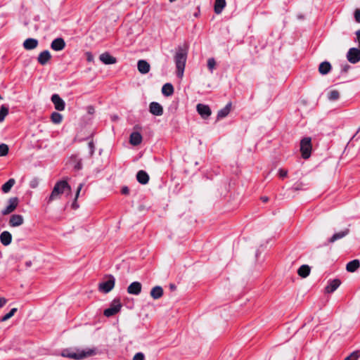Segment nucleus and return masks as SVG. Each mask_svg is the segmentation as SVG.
I'll return each mask as SVG.
<instances>
[{"label":"nucleus","mask_w":360,"mask_h":360,"mask_svg":"<svg viewBox=\"0 0 360 360\" xmlns=\"http://www.w3.org/2000/svg\"><path fill=\"white\" fill-rule=\"evenodd\" d=\"M68 191L70 192L71 187L66 181H59L56 183L51 191V193L47 198V202L51 203L52 201L60 198L61 195Z\"/></svg>","instance_id":"obj_1"},{"label":"nucleus","mask_w":360,"mask_h":360,"mask_svg":"<svg viewBox=\"0 0 360 360\" xmlns=\"http://www.w3.org/2000/svg\"><path fill=\"white\" fill-rule=\"evenodd\" d=\"M94 353L93 349L81 350L79 349H66L62 352L61 356L76 360H81L94 354Z\"/></svg>","instance_id":"obj_2"},{"label":"nucleus","mask_w":360,"mask_h":360,"mask_svg":"<svg viewBox=\"0 0 360 360\" xmlns=\"http://www.w3.org/2000/svg\"><path fill=\"white\" fill-rule=\"evenodd\" d=\"M186 58V51L183 48L179 47L174 56V60L176 67V74L177 76L180 78H181L184 75Z\"/></svg>","instance_id":"obj_3"},{"label":"nucleus","mask_w":360,"mask_h":360,"mask_svg":"<svg viewBox=\"0 0 360 360\" xmlns=\"http://www.w3.org/2000/svg\"><path fill=\"white\" fill-rule=\"evenodd\" d=\"M105 278V281L99 283L98 290L100 292L108 293L114 288L115 278L112 275H108Z\"/></svg>","instance_id":"obj_4"},{"label":"nucleus","mask_w":360,"mask_h":360,"mask_svg":"<svg viewBox=\"0 0 360 360\" xmlns=\"http://www.w3.org/2000/svg\"><path fill=\"white\" fill-rule=\"evenodd\" d=\"M311 139L310 137H304L300 141V151L304 159H308L311 152Z\"/></svg>","instance_id":"obj_5"},{"label":"nucleus","mask_w":360,"mask_h":360,"mask_svg":"<svg viewBox=\"0 0 360 360\" xmlns=\"http://www.w3.org/2000/svg\"><path fill=\"white\" fill-rule=\"evenodd\" d=\"M122 307V304L119 300H114L109 308L105 309L103 314L106 317H110L118 313Z\"/></svg>","instance_id":"obj_6"},{"label":"nucleus","mask_w":360,"mask_h":360,"mask_svg":"<svg viewBox=\"0 0 360 360\" xmlns=\"http://www.w3.org/2000/svg\"><path fill=\"white\" fill-rule=\"evenodd\" d=\"M18 198L17 197L11 198L8 200V205L1 210L3 215H7L13 212L18 205Z\"/></svg>","instance_id":"obj_7"},{"label":"nucleus","mask_w":360,"mask_h":360,"mask_svg":"<svg viewBox=\"0 0 360 360\" xmlns=\"http://www.w3.org/2000/svg\"><path fill=\"white\" fill-rule=\"evenodd\" d=\"M348 61L352 64H355L360 60V50L356 48H351L347 53Z\"/></svg>","instance_id":"obj_8"},{"label":"nucleus","mask_w":360,"mask_h":360,"mask_svg":"<svg viewBox=\"0 0 360 360\" xmlns=\"http://www.w3.org/2000/svg\"><path fill=\"white\" fill-rule=\"evenodd\" d=\"M51 101L54 105L55 108L58 111H62L65 109V101L59 96V95L55 94L51 96Z\"/></svg>","instance_id":"obj_9"},{"label":"nucleus","mask_w":360,"mask_h":360,"mask_svg":"<svg viewBox=\"0 0 360 360\" xmlns=\"http://www.w3.org/2000/svg\"><path fill=\"white\" fill-rule=\"evenodd\" d=\"M349 233V229L348 228H345L343 230L335 233L328 240V243H333L335 241L343 238L347 236Z\"/></svg>","instance_id":"obj_10"},{"label":"nucleus","mask_w":360,"mask_h":360,"mask_svg":"<svg viewBox=\"0 0 360 360\" xmlns=\"http://www.w3.org/2000/svg\"><path fill=\"white\" fill-rule=\"evenodd\" d=\"M142 285L140 282H132L127 288V292L130 295H138L141 292Z\"/></svg>","instance_id":"obj_11"},{"label":"nucleus","mask_w":360,"mask_h":360,"mask_svg":"<svg viewBox=\"0 0 360 360\" xmlns=\"http://www.w3.org/2000/svg\"><path fill=\"white\" fill-rule=\"evenodd\" d=\"M149 111L155 116H160L163 114L162 106L157 102H151L149 105Z\"/></svg>","instance_id":"obj_12"},{"label":"nucleus","mask_w":360,"mask_h":360,"mask_svg":"<svg viewBox=\"0 0 360 360\" xmlns=\"http://www.w3.org/2000/svg\"><path fill=\"white\" fill-rule=\"evenodd\" d=\"M196 109H197L198 112L204 119H206L208 117H210L211 115V112H212L211 110L208 105L201 104V103H199L197 105Z\"/></svg>","instance_id":"obj_13"},{"label":"nucleus","mask_w":360,"mask_h":360,"mask_svg":"<svg viewBox=\"0 0 360 360\" xmlns=\"http://www.w3.org/2000/svg\"><path fill=\"white\" fill-rule=\"evenodd\" d=\"M341 281L338 278L330 280L328 285H326L325 290L327 293H332L338 289L340 285Z\"/></svg>","instance_id":"obj_14"},{"label":"nucleus","mask_w":360,"mask_h":360,"mask_svg":"<svg viewBox=\"0 0 360 360\" xmlns=\"http://www.w3.org/2000/svg\"><path fill=\"white\" fill-rule=\"evenodd\" d=\"M100 60L105 65H112L117 63L116 58L112 56L109 53L105 52L100 55Z\"/></svg>","instance_id":"obj_15"},{"label":"nucleus","mask_w":360,"mask_h":360,"mask_svg":"<svg viewBox=\"0 0 360 360\" xmlns=\"http://www.w3.org/2000/svg\"><path fill=\"white\" fill-rule=\"evenodd\" d=\"M51 58L50 52L48 50H45L39 54L37 61L39 64L44 65L50 60Z\"/></svg>","instance_id":"obj_16"},{"label":"nucleus","mask_w":360,"mask_h":360,"mask_svg":"<svg viewBox=\"0 0 360 360\" xmlns=\"http://www.w3.org/2000/svg\"><path fill=\"white\" fill-rule=\"evenodd\" d=\"M24 222V219L20 214H13L9 219V225L12 227L19 226Z\"/></svg>","instance_id":"obj_17"},{"label":"nucleus","mask_w":360,"mask_h":360,"mask_svg":"<svg viewBox=\"0 0 360 360\" xmlns=\"http://www.w3.org/2000/svg\"><path fill=\"white\" fill-rule=\"evenodd\" d=\"M65 46V43L63 39L57 38L54 39L51 44V48L56 51L63 50Z\"/></svg>","instance_id":"obj_18"},{"label":"nucleus","mask_w":360,"mask_h":360,"mask_svg":"<svg viewBox=\"0 0 360 360\" xmlns=\"http://www.w3.org/2000/svg\"><path fill=\"white\" fill-rule=\"evenodd\" d=\"M137 68L140 73L147 74L150 71V66L146 60H139L137 63Z\"/></svg>","instance_id":"obj_19"},{"label":"nucleus","mask_w":360,"mask_h":360,"mask_svg":"<svg viewBox=\"0 0 360 360\" xmlns=\"http://www.w3.org/2000/svg\"><path fill=\"white\" fill-rule=\"evenodd\" d=\"M39 41L34 38H28L23 42V47L26 50H32L37 47Z\"/></svg>","instance_id":"obj_20"},{"label":"nucleus","mask_w":360,"mask_h":360,"mask_svg":"<svg viewBox=\"0 0 360 360\" xmlns=\"http://www.w3.org/2000/svg\"><path fill=\"white\" fill-rule=\"evenodd\" d=\"M0 241L5 246L10 245L12 241V236L11 233L7 231H3L0 234Z\"/></svg>","instance_id":"obj_21"},{"label":"nucleus","mask_w":360,"mask_h":360,"mask_svg":"<svg viewBox=\"0 0 360 360\" xmlns=\"http://www.w3.org/2000/svg\"><path fill=\"white\" fill-rule=\"evenodd\" d=\"M142 141V136L139 132H132L130 135L129 142L132 146H138Z\"/></svg>","instance_id":"obj_22"},{"label":"nucleus","mask_w":360,"mask_h":360,"mask_svg":"<svg viewBox=\"0 0 360 360\" xmlns=\"http://www.w3.org/2000/svg\"><path fill=\"white\" fill-rule=\"evenodd\" d=\"M150 295L154 300H158L162 296L163 289L160 285L155 286L151 289Z\"/></svg>","instance_id":"obj_23"},{"label":"nucleus","mask_w":360,"mask_h":360,"mask_svg":"<svg viewBox=\"0 0 360 360\" xmlns=\"http://www.w3.org/2000/svg\"><path fill=\"white\" fill-rule=\"evenodd\" d=\"M137 181L141 184H146L149 181L148 174L143 170H140L136 174Z\"/></svg>","instance_id":"obj_24"},{"label":"nucleus","mask_w":360,"mask_h":360,"mask_svg":"<svg viewBox=\"0 0 360 360\" xmlns=\"http://www.w3.org/2000/svg\"><path fill=\"white\" fill-rule=\"evenodd\" d=\"M360 266V262L358 259H354L347 264L346 269L349 272H354Z\"/></svg>","instance_id":"obj_25"},{"label":"nucleus","mask_w":360,"mask_h":360,"mask_svg":"<svg viewBox=\"0 0 360 360\" xmlns=\"http://www.w3.org/2000/svg\"><path fill=\"white\" fill-rule=\"evenodd\" d=\"M231 103H227L224 108L219 110V112L217 113V119H222V118L226 117L229 114V112L231 111Z\"/></svg>","instance_id":"obj_26"},{"label":"nucleus","mask_w":360,"mask_h":360,"mask_svg":"<svg viewBox=\"0 0 360 360\" xmlns=\"http://www.w3.org/2000/svg\"><path fill=\"white\" fill-rule=\"evenodd\" d=\"M71 163L73 165L75 170H80L82 168V164L81 159L77 155H73L70 158Z\"/></svg>","instance_id":"obj_27"},{"label":"nucleus","mask_w":360,"mask_h":360,"mask_svg":"<svg viewBox=\"0 0 360 360\" xmlns=\"http://www.w3.org/2000/svg\"><path fill=\"white\" fill-rule=\"evenodd\" d=\"M331 70V65L329 62H322L319 67V71L321 75L328 74Z\"/></svg>","instance_id":"obj_28"},{"label":"nucleus","mask_w":360,"mask_h":360,"mask_svg":"<svg viewBox=\"0 0 360 360\" xmlns=\"http://www.w3.org/2000/svg\"><path fill=\"white\" fill-rule=\"evenodd\" d=\"M226 6L225 0H215L214 2V12L217 14H220L224 7Z\"/></svg>","instance_id":"obj_29"},{"label":"nucleus","mask_w":360,"mask_h":360,"mask_svg":"<svg viewBox=\"0 0 360 360\" xmlns=\"http://www.w3.org/2000/svg\"><path fill=\"white\" fill-rule=\"evenodd\" d=\"M162 93L166 96H172L174 93V87L172 84L166 83L162 86Z\"/></svg>","instance_id":"obj_30"},{"label":"nucleus","mask_w":360,"mask_h":360,"mask_svg":"<svg viewBox=\"0 0 360 360\" xmlns=\"http://www.w3.org/2000/svg\"><path fill=\"white\" fill-rule=\"evenodd\" d=\"M310 267L308 265H302L297 270V274L302 278H306L310 274Z\"/></svg>","instance_id":"obj_31"},{"label":"nucleus","mask_w":360,"mask_h":360,"mask_svg":"<svg viewBox=\"0 0 360 360\" xmlns=\"http://www.w3.org/2000/svg\"><path fill=\"white\" fill-rule=\"evenodd\" d=\"M15 183V180L14 179H10L8 181H6L1 186V191L4 193H8L11 188L14 186Z\"/></svg>","instance_id":"obj_32"},{"label":"nucleus","mask_w":360,"mask_h":360,"mask_svg":"<svg viewBox=\"0 0 360 360\" xmlns=\"http://www.w3.org/2000/svg\"><path fill=\"white\" fill-rule=\"evenodd\" d=\"M51 119L54 124H60L62 122L63 116L59 112H53L51 114Z\"/></svg>","instance_id":"obj_33"},{"label":"nucleus","mask_w":360,"mask_h":360,"mask_svg":"<svg viewBox=\"0 0 360 360\" xmlns=\"http://www.w3.org/2000/svg\"><path fill=\"white\" fill-rule=\"evenodd\" d=\"M8 114V108L3 105L0 108V122H2Z\"/></svg>","instance_id":"obj_34"},{"label":"nucleus","mask_w":360,"mask_h":360,"mask_svg":"<svg viewBox=\"0 0 360 360\" xmlns=\"http://www.w3.org/2000/svg\"><path fill=\"white\" fill-rule=\"evenodd\" d=\"M340 93L337 90H332L328 94V98L330 101H334L339 98Z\"/></svg>","instance_id":"obj_35"},{"label":"nucleus","mask_w":360,"mask_h":360,"mask_svg":"<svg viewBox=\"0 0 360 360\" xmlns=\"http://www.w3.org/2000/svg\"><path fill=\"white\" fill-rule=\"evenodd\" d=\"M360 357V352L354 351L347 356L345 360H357Z\"/></svg>","instance_id":"obj_36"},{"label":"nucleus","mask_w":360,"mask_h":360,"mask_svg":"<svg viewBox=\"0 0 360 360\" xmlns=\"http://www.w3.org/2000/svg\"><path fill=\"white\" fill-rule=\"evenodd\" d=\"M216 66V61L214 58H210L207 60V68L210 72H213V70L214 69Z\"/></svg>","instance_id":"obj_37"},{"label":"nucleus","mask_w":360,"mask_h":360,"mask_svg":"<svg viewBox=\"0 0 360 360\" xmlns=\"http://www.w3.org/2000/svg\"><path fill=\"white\" fill-rule=\"evenodd\" d=\"M8 153V146L5 143L0 144V156H5Z\"/></svg>","instance_id":"obj_38"},{"label":"nucleus","mask_w":360,"mask_h":360,"mask_svg":"<svg viewBox=\"0 0 360 360\" xmlns=\"http://www.w3.org/2000/svg\"><path fill=\"white\" fill-rule=\"evenodd\" d=\"M144 359L145 356L142 352L136 353L133 357V360H144Z\"/></svg>","instance_id":"obj_39"},{"label":"nucleus","mask_w":360,"mask_h":360,"mask_svg":"<svg viewBox=\"0 0 360 360\" xmlns=\"http://www.w3.org/2000/svg\"><path fill=\"white\" fill-rule=\"evenodd\" d=\"M88 146H89V155H90V156H92L94 153V149H95L94 144L93 141H90L89 143Z\"/></svg>","instance_id":"obj_40"},{"label":"nucleus","mask_w":360,"mask_h":360,"mask_svg":"<svg viewBox=\"0 0 360 360\" xmlns=\"http://www.w3.org/2000/svg\"><path fill=\"white\" fill-rule=\"evenodd\" d=\"M354 18L357 22H360V9L357 8L355 10Z\"/></svg>","instance_id":"obj_41"},{"label":"nucleus","mask_w":360,"mask_h":360,"mask_svg":"<svg viewBox=\"0 0 360 360\" xmlns=\"http://www.w3.org/2000/svg\"><path fill=\"white\" fill-rule=\"evenodd\" d=\"M12 317V316L10 314V313L8 312V314H5L4 316H2L1 319H0V321L1 322H4V321H8L9 319H11Z\"/></svg>","instance_id":"obj_42"},{"label":"nucleus","mask_w":360,"mask_h":360,"mask_svg":"<svg viewBox=\"0 0 360 360\" xmlns=\"http://www.w3.org/2000/svg\"><path fill=\"white\" fill-rule=\"evenodd\" d=\"M7 302V300L5 297H0V308H2Z\"/></svg>","instance_id":"obj_43"},{"label":"nucleus","mask_w":360,"mask_h":360,"mask_svg":"<svg viewBox=\"0 0 360 360\" xmlns=\"http://www.w3.org/2000/svg\"><path fill=\"white\" fill-rule=\"evenodd\" d=\"M82 187H83V184H80L79 185V186H78L77 189V193H76L75 200L78 198L79 194V193H80V191H81V190H82Z\"/></svg>","instance_id":"obj_44"},{"label":"nucleus","mask_w":360,"mask_h":360,"mask_svg":"<svg viewBox=\"0 0 360 360\" xmlns=\"http://www.w3.org/2000/svg\"><path fill=\"white\" fill-rule=\"evenodd\" d=\"M121 192H122V194H124V195H127V194H129V190L128 187L124 186V187H123V188H122V191H121Z\"/></svg>","instance_id":"obj_45"},{"label":"nucleus","mask_w":360,"mask_h":360,"mask_svg":"<svg viewBox=\"0 0 360 360\" xmlns=\"http://www.w3.org/2000/svg\"><path fill=\"white\" fill-rule=\"evenodd\" d=\"M287 174L288 172L285 170L281 169L279 171V174L281 177H285L287 176Z\"/></svg>","instance_id":"obj_46"},{"label":"nucleus","mask_w":360,"mask_h":360,"mask_svg":"<svg viewBox=\"0 0 360 360\" xmlns=\"http://www.w3.org/2000/svg\"><path fill=\"white\" fill-rule=\"evenodd\" d=\"M357 41L359 43V50H360V30L356 32Z\"/></svg>","instance_id":"obj_47"},{"label":"nucleus","mask_w":360,"mask_h":360,"mask_svg":"<svg viewBox=\"0 0 360 360\" xmlns=\"http://www.w3.org/2000/svg\"><path fill=\"white\" fill-rule=\"evenodd\" d=\"M17 311V308H13L11 309V311H9L10 314L13 316L15 313Z\"/></svg>","instance_id":"obj_48"},{"label":"nucleus","mask_w":360,"mask_h":360,"mask_svg":"<svg viewBox=\"0 0 360 360\" xmlns=\"http://www.w3.org/2000/svg\"><path fill=\"white\" fill-rule=\"evenodd\" d=\"M261 200H262V202H266L269 200V198L266 196H263L261 198Z\"/></svg>","instance_id":"obj_49"},{"label":"nucleus","mask_w":360,"mask_h":360,"mask_svg":"<svg viewBox=\"0 0 360 360\" xmlns=\"http://www.w3.org/2000/svg\"><path fill=\"white\" fill-rule=\"evenodd\" d=\"M36 185H37V182H36L35 181H31V183H30V186H31L32 188H34V187L36 186Z\"/></svg>","instance_id":"obj_50"},{"label":"nucleus","mask_w":360,"mask_h":360,"mask_svg":"<svg viewBox=\"0 0 360 360\" xmlns=\"http://www.w3.org/2000/svg\"><path fill=\"white\" fill-rule=\"evenodd\" d=\"M94 110V108H93V107L89 106V107L88 108V112H89V113H93Z\"/></svg>","instance_id":"obj_51"},{"label":"nucleus","mask_w":360,"mask_h":360,"mask_svg":"<svg viewBox=\"0 0 360 360\" xmlns=\"http://www.w3.org/2000/svg\"><path fill=\"white\" fill-rule=\"evenodd\" d=\"M93 60V56L89 53L87 57L88 61H91Z\"/></svg>","instance_id":"obj_52"},{"label":"nucleus","mask_w":360,"mask_h":360,"mask_svg":"<svg viewBox=\"0 0 360 360\" xmlns=\"http://www.w3.org/2000/svg\"><path fill=\"white\" fill-rule=\"evenodd\" d=\"M72 207H73L75 209H76V208H77V207H78V206L77 205L76 202H73V203H72Z\"/></svg>","instance_id":"obj_53"},{"label":"nucleus","mask_w":360,"mask_h":360,"mask_svg":"<svg viewBox=\"0 0 360 360\" xmlns=\"http://www.w3.org/2000/svg\"><path fill=\"white\" fill-rule=\"evenodd\" d=\"M26 265L27 266H30L31 265V262H27Z\"/></svg>","instance_id":"obj_54"},{"label":"nucleus","mask_w":360,"mask_h":360,"mask_svg":"<svg viewBox=\"0 0 360 360\" xmlns=\"http://www.w3.org/2000/svg\"><path fill=\"white\" fill-rule=\"evenodd\" d=\"M170 287H171V288H174V285H171Z\"/></svg>","instance_id":"obj_55"}]
</instances>
